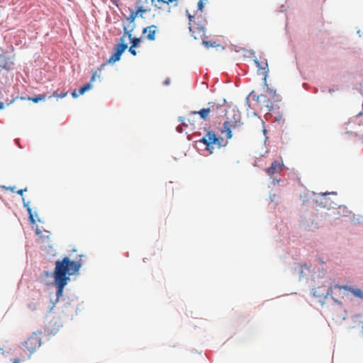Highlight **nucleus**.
Segmentation results:
<instances>
[{
  "mask_svg": "<svg viewBox=\"0 0 363 363\" xmlns=\"http://www.w3.org/2000/svg\"><path fill=\"white\" fill-rule=\"evenodd\" d=\"M193 23L199 27H203L204 30H206V21L201 19L198 22H195L194 19H193Z\"/></svg>",
  "mask_w": 363,
  "mask_h": 363,
  "instance_id": "obj_22",
  "label": "nucleus"
},
{
  "mask_svg": "<svg viewBox=\"0 0 363 363\" xmlns=\"http://www.w3.org/2000/svg\"><path fill=\"white\" fill-rule=\"evenodd\" d=\"M82 267L81 261H72L65 257L62 260L55 262V268L53 272L54 283L57 286V299L62 296L63 289L69 280V276L77 274Z\"/></svg>",
  "mask_w": 363,
  "mask_h": 363,
  "instance_id": "obj_1",
  "label": "nucleus"
},
{
  "mask_svg": "<svg viewBox=\"0 0 363 363\" xmlns=\"http://www.w3.org/2000/svg\"><path fill=\"white\" fill-rule=\"evenodd\" d=\"M210 114L211 113H210V111H209L208 107L203 108H201L199 111H191V112H190L189 114L188 115L187 118H183L182 117H179V120L185 126H188L189 125H193L194 123L191 122V117H193L194 116H196V115H199V117L201 119H203L204 121H207V120L209 119Z\"/></svg>",
  "mask_w": 363,
  "mask_h": 363,
  "instance_id": "obj_6",
  "label": "nucleus"
},
{
  "mask_svg": "<svg viewBox=\"0 0 363 363\" xmlns=\"http://www.w3.org/2000/svg\"><path fill=\"white\" fill-rule=\"evenodd\" d=\"M67 95V91H62L60 94V93H58V91H55L50 97H55L57 99H59V98H64Z\"/></svg>",
  "mask_w": 363,
  "mask_h": 363,
  "instance_id": "obj_21",
  "label": "nucleus"
},
{
  "mask_svg": "<svg viewBox=\"0 0 363 363\" xmlns=\"http://www.w3.org/2000/svg\"><path fill=\"white\" fill-rule=\"evenodd\" d=\"M233 120L230 119L228 116H227V121H225L223 123V127L221 129L220 132L222 134H225L226 138L228 140L232 138L233 130H240L241 128V122H240V115L238 112H235L234 109H233Z\"/></svg>",
  "mask_w": 363,
  "mask_h": 363,
  "instance_id": "obj_4",
  "label": "nucleus"
},
{
  "mask_svg": "<svg viewBox=\"0 0 363 363\" xmlns=\"http://www.w3.org/2000/svg\"><path fill=\"white\" fill-rule=\"evenodd\" d=\"M138 13L135 11H132L130 15H129V17H128V20L130 21V22H133L135 21V19L138 17Z\"/></svg>",
  "mask_w": 363,
  "mask_h": 363,
  "instance_id": "obj_23",
  "label": "nucleus"
},
{
  "mask_svg": "<svg viewBox=\"0 0 363 363\" xmlns=\"http://www.w3.org/2000/svg\"><path fill=\"white\" fill-rule=\"evenodd\" d=\"M124 32L125 34L128 35V38L131 39L132 47H136L140 43V39L138 38H134L132 39V34L130 33V31H127L126 28L124 29Z\"/></svg>",
  "mask_w": 363,
  "mask_h": 363,
  "instance_id": "obj_18",
  "label": "nucleus"
},
{
  "mask_svg": "<svg viewBox=\"0 0 363 363\" xmlns=\"http://www.w3.org/2000/svg\"><path fill=\"white\" fill-rule=\"evenodd\" d=\"M11 190L12 191H14V188H13V187L11 188Z\"/></svg>",
  "mask_w": 363,
  "mask_h": 363,
  "instance_id": "obj_32",
  "label": "nucleus"
},
{
  "mask_svg": "<svg viewBox=\"0 0 363 363\" xmlns=\"http://www.w3.org/2000/svg\"><path fill=\"white\" fill-rule=\"evenodd\" d=\"M284 167L283 162H279L277 160L274 161L271 166L266 169V173L270 177H272V176L277 173L280 172Z\"/></svg>",
  "mask_w": 363,
  "mask_h": 363,
  "instance_id": "obj_8",
  "label": "nucleus"
},
{
  "mask_svg": "<svg viewBox=\"0 0 363 363\" xmlns=\"http://www.w3.org/2000/svg\"><path fill=\"white\" fill-rule=\"evenodd\" d=\"M191 122L194 123L193 125H195V122H196V121H195V116H194L193 117L191 118Z\"/></svg>",
  "mask_w": 363,
  "mask_h": 363,
  "instance_id": "obj_28",
  "label": "nucleus"
},
{
  "mask_svg": "<svg viewBox=\"0 0 363 363\" xmlns=\"http://www.w3.org/2000/svg\"><path fill=\"white\" fill-rule=\"evenodd\" d=\"M1 352L2 354H4V348L0 346V352Z\"/></svg>",
  "mask_w": 363,
  "mask_h": 363,
  "instance_id": "obj_29",
  "label": "nucleus"
},
{
  "mask_svg": "<svg viewBox=\"0 0 363 363\" xmlns=\"http://www.w3.org/2000/svg\"><path fill=\"white\" fill-rule=\"evenodd\" d=\"M72 95L74 98H77L79 95H80L77 90H74L72 93Z\"/></svg>",
  "mask_w": 363,
  "mask_h": 363,
  "instance_id": "obj_26",
  "label": "nucleus"
},
{
  "mask_svg": "<svg viewBox=\"0 0 363 363\" xmlns=\"http://www.w3.org/2000/svg\"><path fill=\"white\" fill-rule=\"evenodd\" d=\"M362 114H363V113H362V112H361V113H359L358 115H362Z\"/></svg>",
  "mask_w": 363,
  "mask_h": 363,
  "instance_id": "obj_35",
  "label": "nucleus"
},
{
  "mask_svg": "<svg viewBox=\"0 0 363 363\" xmlns=\"http://www.w3.org/2000/svg\"><path fill=\"white\" fill-rule=\"evenodd\" d=\"M40 333H33L18 348L14 350L16 357L10 359L11 363H21L30 358L41 345Z\"/></svg>",
  "mask_w": 363,
  "mask_h": 363,
  "instance_id": "obj_3",
  "label": "nucleus"
},
{
  "mask_svg": "<svg viewBox=\"0 0 363 363\" xmlns=\"http://www.w3.org/2000/svg\"><path fill=\"white\" fill-rule=\"evenodd\" d=\"M27 191V189H20L16 191V193L21 196H23V193Z\"/></svg>",
  "mask_w": 363,
  "mask_h": 363,
  "instance_id": "obj_27",
  "label": "nucleus"
},
{
  "mask_svg": "<svg viewBox=\"0 0 363 363\" xmlns=\"http://www.w3.org/2000/svg\"><path fill=\"white\" fill-rule=\"evenodd\" d=\"M346 288H347V286L336 284L331 286L327 292V295H330L337 303L336 306H332L328 311V315L336 323L342 322L345 318L343 313L342 303L338 298L342 299L345 296L348 295Z\"/></svg>",
  "mask_w": 363,
  "mask_h": 363,
  "instance_id": "obj_2",
  "label": "nucleus"
},
{
  "mask_svg": "<svg viewBox=\"0 0 363 363\" xmlns=\"http://www.w3.org/2000/svg\"><path fill=\"white\" fill-rule=\"evenodd\" d=\"M121 55L116 50V52L109 57L107 63L113 64L118 61L121 59Z\"/></svg>",
  "mask_w": 363,
  "mask_h": 363,
  "instance_id": "obj_19",
  "label": "nucleus"
},
{
  "mask_svg": "<svg viewBox=\"0 0 363 363\" xmlns=\"http://www.w3.org/2000/svg\"><path fill=\"white\" fill-rule=\"evenodd\" d=\"M23 202L24 207L26 208V210H27V211H28V213L29 214L28 218H29L30 223L31 224H34L35 223V219L33 218V213H32V209H31V208L29 206V203L28 202H26L25 199L23 198Z\"/></svg>",
  "mask_w": 363,
  "mask_h": 363,
  "instance_id": "obj_15",
  "label": "nucleus"
},
{
  "mask_svg": "<svg viewBox=\"0 0 363 363\" xmlns=\"http://www.w3.org/2000/svg\"><path fill=\"white\" fill-rule=\"evenodd\" d=\"M188 18L189 20V31L191 33V35L195 39H201L203 37L206 35V30L203 28V27L196 26L193 23V19L195 18L194 15H191L188 13Z\"/></svg>",
  "mask_w": 363,
  "mask_h": 363,
  "instance_id": "obj_7",
  "label": "nucleus"
},
{
  "mask_svg": "<svg viewBox=\"0 0 363 363\" xmlns=\"http://www.w3.org/2000/svg\"><path fill=\"white\" fill-rule=\"evenodd\" d=\"M135 47H132V45L130 46V48H129V52L133 55H136V51L134 49Z\"/></svg>",
  "mask_w": 363,
  "mask_h": 363,
  "instance_id": "obj_25",
  "label": "nucleus"
},
{
  "mask_svg": "<svg viewBox=\"0 0 363 363\" xmlns=\"http://www.w3.org/2000/svg\"><path fill=\"white\" fill-rule=\"evenodd\" d=\"M47 96L45 94H39L38 96L33 97H28L29 101H32L34 103H38L40 101H44L46 99Z\"/></svg>",
  "mask_w": 363,
  "mask_h": 363,
  "instance_id": "obj_20",
  "label": "nucleus"
},
{
  "mask_svg": "<svg viewBox=\"0 0 363 363\" xmlns=\"http://www.w3.org/2000/svg\"><path fill=\"white\" fill-rule=\"evenodd\" d=\"M200 143L206 145V150L211 153L214 149L213 145H216L218 148L223 147L226 145L222 138L218 137L213 131H208L206 134L199 140Z\"/></svg>",
  "mask_w": 363,
  "mask_h": 363,
  "instance_id": "obj_5",
  "label": "nucleus"
},
{
  "mask_svg": "<svg viewBox=\"0 0 363 363\" xmlns=\"http://www.w3.org/2000/svg\"><path fill=\"white\" fill-rule=\"evenodd\" d=\"M203 44L205 45V46L208 48L209 47H215L216 43L215 42H211V41H203Z\"/></svg>",
  "mask_w": 363,
  "mask_h": 363,
  "instance_id": "obj_24",
  "label": "nucleus"
},
{
  "mask_svg": "<svg viewBox=\"0 0 363 363\" xmlns=\"http://www.w3.org/2000/svg\"><path fill=\"white\" fill-rule=\"evenodd\" d=\"M208 107L210 111V113H218L220 109H222L223 106L218 104L215 102H209L208 104Z\"/></svg>",
  "mask_w": 363,
  "mask_h": 363,
  "instance_id": "obj_13",
  "label": "nucleus"
},
{
  "mask_svg": "<svg viewBox=\"0 0 363 363\" xmlns=\"http://www.w3.org/2000/svg\"><path fill=\"white\" fill-rule=\"evenodd\" d=\"M157 31V26L152 25L147 26L143 29V33L147 34L146 38L149 40H154L155 39V33Z\"/></svg>",
  "mask_w": 363,
  "mask_h": 363,
  "instance_id": "obj_9",
  "label": "nucleus"
},
{
  "mask_svg": "<svg viewBox=\"0 0 363 363\" xmlns=\"http://www.w3.org/2000/svg\"><path fill=\"white\" fill-rule=\"evenodd\" d=\"M106 65V63L102 64L101 67H104Z\"/></svg>",
  "mask_w": 363,
  "mask_h": 363,
  "instance_id": "obj_33",
  "label": "nucleus"
},
{
  "mask_svg": "<svg viewBox=\"0 0 363 363\" xmlns=\"http://www.w3.org/2000/svg\"><path fill=\"white\" fill-rule=\"evenodd\" d=\"M346 289H347V292L352 293L354 296L363 299V291L360 289L347 286Z\"/></svg>",
  "mask_w": 363,
  "mask_h": 363,
  "instance_id": "obj_14",
  "label": "nucleus"
},
{
  "mask_svg": "<svg viewBox=\"0 0 363 363\" xmlns=\"http://www.w3.org/2000/svg\"><path fill=\"white\" fill-rule=\"evenodd\" d=\"M96 77V72H95L91 78V81L89 83L84 84L83 86L80 87L78 90V92L80 95H82L85 93V91L89 90L91 88V83L95 81Z\"/></svg>",
  "mask_w": 363,
  "mask_h": 363,
  "instance_id": "obj_11",
  "label": "nucleus"
},
{
  "mask_svg": "<svg viewBox=\"0 0 363 363\" xmlns=\"http://www.w3.org/2000/svg\"><path fill=\"white\" fill-rule=\"evenodd\" d=\"M255 62L259 70H263L262 74H264V77L266 78L267 74L269 71L267 60H264L263 61L259 62L257 60H255Z\"/></svg>",
  "mask_w": 363,
  "mask_h": 363,
  "instance_id": "obj_10",
  "label": "nucleus"
},
{
  "mask_svg": "<svg viewBox=\"0 0 363 363\" xmlns=\"http://www.w3.org/2000/svg\"><path fill=\"white\" fill-rule=\"evenodd\" d=\"M140 0H137L138 8L136 12L138 13V16H140L141 18H143V15L147 12H149L150 11V9L144 8V6L140 5Z\"/></svg>",
  "mask_w": 363,
  "mask_h": 363,
  "instance_id": "obj_16",
  "label": "nucleus"
},
{
  "mask_svg": "<svg viewBox=\"0 0 363 363\" xmlns=\"http://www.w3.org/2000/svg\"><path fill=\"white\" fill-rule=\"evenodd\" d=\"M177 129L179 132H181L182 130V127H178Z\"/></svg>",
  "mask_w": 363,
  "mask_h": 363,
  "instance_id": "obj_31",
  "label": "nucleus"
},
{
  "mask_svg": "<svg viewBox=\"0 0 363 363\" xmlns=\"http://www.w3.org/2000/svg\"><path fill=\"white\" fill-rule=\"evenodd\" d=\"M145 2L147 4L148 3V0H145Z\"/></svg>",
  "mask_w": 363,
  "mask_h": 363,
  "instance_id": "obj_34",
  "label": "nucleus"
},
{
  "mask_svg": "<svg viewBox=\"0 0 363 363\" xmlns=\"http://www.w3.org/2000/svg\"><path fill=\"white\" fill-rule=\"evenodd\" d=\"M4 104L2 102H0V109L4 108Z\"/></svg>",
  "mask_w": 363,
  "mask_h": 363,
  "instance_id": "obj_30",
  "label": "nucleus"
},
{
  "mask_svg": "<svg viewBox=\"0 0 363 363\" xmlns=\"http://www.w3.org/2000/svg\"><path fill=\"white\" fill-rule=\"evenodd\" d=\"M36 233H37V235H39V240L41 243H45L50 240V234L49 231H47V230L41 231V230H37Z\"/></svg>",
  "mask_w": 363,
  "mask_h": 363,
  "instance_id": "obj_12",
  "label": "nucleus"
},
{
  "mask_svg": "<svg viewBox=\"0 0 363 363\" xmlns=\"http://www.w3.org/2000/svg\"><path fill=\"white\" fill-rule=\"evenodd\" d=\"M125 35H123L121 38V43L117 45L116 50L119 52L121 55L127 49L128 45L124 43L125 41Z\"/></svg>",
  "mask_w": 363,
  "mask_h": 363,
  "instance_id": "obj_17",
  "label": "nucleus"
}]
</instances>
